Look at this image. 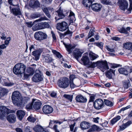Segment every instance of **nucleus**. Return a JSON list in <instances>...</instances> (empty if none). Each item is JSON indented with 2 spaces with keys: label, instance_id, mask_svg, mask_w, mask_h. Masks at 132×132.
I'll return each mask as SVG.
<instances>
[{
  "label": "nucleus",
  "instance_id": "nucleus-44",
  "mask_svg": "<svg viewBox=\"0 0 132 132\" xmlns=\"http://www.w3.org/2000/svg\"><path fill=\"white\" fill-rule=\"evenodd\" d=\"M40 14L39 13H34L31 15V17L32 19L37 18L40 17Z\"/></svg>",
  "mask_w": 132,
  "mask_h": 132
},
{
  "label": "nucleus",
  "instance_id": "nucleus-38",
  "mask_svg": "<svg viewBox=\"0 0 132 132\" xmlns=\"http://www.w3.org/2000/svg\"><path fill=\"white\" fill-rule=\"evenodd\" d=\"M130 81L129 80H125L123 81V85L124 88L127 89L128 88Z\"/></svg>",
  "mask_w": 132,
  "mask_h": 132
},
{
  "label": "nucleus",
  "instance_id": "nucleus-11",
  "mask_svg": "<svg viewBox=\"0 0 132 132\" xmlns=\"http://www.w3.org/2000/svg\"><path fill=\"white\" fill-rule=\"evenodd\" d=\"M57 28L61 31H63L68 28V24L65 21L58 23L57 24Z\"/></svg>",
  "mask_w": 132,
  "mask_h": 132
},
{
  "label": "nucleus",
  "instance_id": "nucleus-30",
  "mask_svg": "<svg viewBox=\"0 0 132 132\" xmlns=\"http://www.w3.org/2000/svg\"><path fill=\"white\" fill-rule=\"evenodd\" d=\"M101 130L99 127L96 125H94L91 126V128L88 131V132H91L95 131H99Z\"/></svg>",
  "mask_w": 132,
  "mask_h": 132
},
{
  "label": "nucleus",
  "instance_id": "nucleus-61",
  "mask_svg": "<svg viewBox=\"0 0 132 132\" xmlns=\"http://www.w3.org/2000/svg\"><path fill=\"white\" fill-rule=\"evenodd\" d=\"M94 96H92L90 97L89 102H93L94 100Z\"/></svg>",
  "mask_w": 132,
  "mask_h": 132
},
{
  "label": "nucleus",
  "instance_id": "nucleus-47",
  "mask_svg": "<svg viewBox=\"0 0 132 132\" xmlns=\"http://www.w3.org/2000/svg\"><path fill=\"white\" fill-rule=\"evenodd\" d=\"M95 44L97 46L99 47L101 49H102L103 47V43L102 42L95 43Z\"/></svg>",
  "mask_w": 132,
  "mask_h": 132
},
{
  "label": "nucleus",
  "instance_id": "nucleus-4",
  "mask_svg": "<svg viewBox=\"0 0 132 132\" xmlns=\"http://www.w3.org/2000/svg\"><path fill=\"white\" fill-rule=\"evenodd\" d=\"M36 73L32 78V81L35 82H38L43 81L44 76L41 72L39 70L37 71Z\"/></svg>",
  "mask_w": 132,
  "mask_h": 132
},
{
  "label": "nucleus",
  "instance_id": "nucleus-50",
  "mask_svg": "<svg viewBox=\"0 0 132 132\" xmlns=\"http://www.w3.org/2000/svg\"><path fill=\"white\" fill-rule=\"evenodd\" d=\"M93 31H93V29H92V30H91L90 31L88 35V38H90L91 37H92L94 35V33L93 32Z\"/></svg>",
  "mask_w": 132,
  "mask_h": 132
},
{
  "label": "nucleus",
  "instance_id": "nucleus-6",
  "mask_svg": "<svg viewBox=\"0 0 132 132\" xmlns=\"http://www.w3.org/2000/svg\"><path fill=\"white\" fill-rule=\"evenodd\" d=\"M49 27V24L47 22H41L36 24L33 26L32 28L33 31H36L42 29L48 28Z\"/></svg>",
  "mask_w": 132,
  "mask_h": 132
},
{
  "label": "nucleus",
  "instance_id": "nucleus-56",
  "mask_svg": "<svg viewBox=\"0 0 132 132\" xmlns=\"http://www.w3.org/2000/svg\"><path fill=\"white\" fill-rule=\"evenodd\" d=\"M32 22H28L26 23V24H27V26L29 28H31L32 27L33 25V24L32 23Z\"/></svg>",
  "mask_w": 132,
  "mask_h": 132
},
{
  "label": "nucleus",
  "instance_id": "nucleus-55",
  "mask_svg": "<svg viewBox=\"0 0 132 132\" xmlns=\"http://www.w3.org/2000/svg\"><path fill=\"white\" fill-rule=\"evenodd\" d=\"M31 76L29 74H27L26 73H24V75L23 77V79H28L29 76Z\"/></svg>",
  "mask_w": 132,
  "mask_h": 132
},
{
  "label": "nucleus",
  "instance_id": "nucleus-26",
  "mask_svg": "<svg viewBox=\"0 0 132 132\" xmlns=\"http://www.w3.org/2000/svg\"><path fill=\"white\" fill-rule=\"evenodd\" d=\"M7 119L11 123H14L16 121V117L13 114H11L7 117Z\"/></svg>",
  "mask_w": 132,
  "mask_h": 132
},
{
  "label": "nucleus",
  "instance_id": "nucleus-48",
  "mask_svg": "<svg viewBox=\"0 0 132 132\" xmlns=\"http://www.w3.org/2000/svg\"><path fill=\"white\" fill-rule=\"evenodd\" d=\"M27 120L30 122H34L36 120L35 118L31 116H29L27 118Z\"/></svg>",
  "mask_w": 132,
  "mask_h": 132
},
{
  "label": "nucleus",
  "instance_id": "nucleus-9",
  "mask_svg": "<svg viewBox=\"0 0 132 132\" xmlns=\"http://www.w3.org/2000/svg\"><path fill=\"white\" fill-rule=\"evenodd\" d=\"M56 12L58 14L57 16L55 17V19L56 20H57L60 19H62L64 18L65 16H67L69 12H66L65 11H63L61 9L60 7L59 10H57Z\"/></svg>",
  "mask_w": 132,
  "mask_h": 132
},
{
  "label": "nucleus",
  "instance_id": "nucleus-33",
  "mask_svg": "<svg viewBox=\"0 0 132 132\" xmlns=\"http://www.w3.org/2000/svg\"><path fill=\"white\" fill-rule=\"evenodd\" d=\"M118 71L120 74H122L125 75H128V72L127 69L124 68H121L118 69Z\"/></svg>",
  "mask_w": 132,
  "mask_h": 132
},
{
  "label": "nucleus",
  "instance_id": "nucleus-20",
  "mask_svg": "<svg viewBox=\"0 0 132 132\" xmlns=\"http://www.w3.org/2000/svg\"><path fill=\"white\" fill-rule=\"evenodd\" d=\"M35 100L33 99L32 100V102L33 103V108L36 110H38L40 109L41 106L42 105V103L39 101H36L34 102Z\"/></svg>",
  "mask_w": 132,
  "mask_h": 132
},
{
  "label": "nucleus",
  "instance_id": "nucleus-31",
  "mask_svg": "<svg viewBox=\"0 0 132 132\" xmlns=\"http://www.w3.org/2000/svg\"><path fill=\"white\" fill-rule=\"evenodd\" d=\"M72 32L69 31L68 29L67 31L63 34L61 33L60 34V36L61 38H63L66 36H68V37H71L72 36Z\"/></svg>",
  "mask_w": 132,
  "mask_h": 132
},
{
  "label": "nucleus",
  "instance_id": "nucleus-39",
  "mask_svg": "<svg viewBox=\"0 0 132 132\" xmlns=\"http://www.w3.org/2000/svg\"><path fill=\"white\" fill-rule=\"evenodd\" d=\"M101 2L102 3L106 5H111L112 4L110 1L109 0H102Z\"/></svg>",
  "mask_w": 132,
  "mask_h": 132
},
{
  "label": "nucleus",
  "instance_id": "nucleus-24",
  "mask_svg": "<svg viewBox=\"0 0 132 132\" xmlns=\"http://www.w3.org/2000/svg\"><path fill=\"white\" fill-rule=\"evenodd\" d=\"M18 119L20 120H21L25 114V112L21 110H18L16 112Z\"/></svg>",
  "mask_w": 132,
  "mask_h": 132
},
{
  "label": "nucleus",
  "instance_id": "nucleus-37",
  "mask_svg": "<svg viewBox=\"0 0 132 132\" xmlns=\"http://www.w3.org/2000/svg\"><path fill=\"white\" fill-rule=\"evenodd\" d=\"M63 97L66 99L68 100L70 102H71L73 98V95L64 94L63 95Z\"/></svg>",
  "mask_w": 132,
  "mask_h": 132
},
{
  "label": "nucleus",
  "instance_id": "nucleus-19",
  "mask_svg": "<svg viewBox=\"0 0 132 132\" xmlns=\"http://www.w3.org/2000/svg\"><path fill=\"white\" fill-rule=\"evenodd\" d=\"M42 57L43 60L46 63H50L52 61V58L49 54L43 55Z\"/></svg>",
  "mask_w": 132,
  "mask_h": 132
},
{
  "label": "nucleus",
  "instance_id": "nucleus-60",
  "mask_svg": "<svg viewBox=\"0 0 132 132\" xmlns=\"http://www.w3.org/2000/svg\"><path fill=\"white\" fill-rule=\"evenodd\" d=\"M50 95L52 97H55L56 96V93L55 92H53L51 93Z\"/></svg>",
  "mask_w": 132,
  "mask_h": 132
},
{
  "label": "nucleus",
  "instance_id": "nucleus-64",
  "mask_svg": "<svg viewBox=\"0 0 132 132\" xmlns=\"http://www.w3.org/2000/svg\"><path fill=\"white\" fill-rule=\"evenodd\" d=\"M15 130L17 132H23L22 130L19 128H16Z\"/></svg>",
  "mask_w": 132,
  "mask_h": 132
},
{
  "label": "nucleus",
  "instance_id": "nucleus-62",
  "mask_svg": "<svg viewBox=\"0 0 132 132\" xmlns=\"http://www.w3.org/2000/svg\"><path fill=\"white\" fill-rule=\"evenodd\" d=\"M30 131H31L30 130V127L29 126L27 127L25 129V132H29Z\"/></svg>",
  "mask_w": 132,
  "mask_h": 132
},
{
  "label": "nucleus",
  "instance_id": "nucleus-14",
  "mask_svg": "<svg viewBox=\"0 0 132 132\" xmlns=\"http://www.w3.org/2000/svg\"><path fill=\"white\" fill-rule=\"evenodd\" d=\"M42 51L43 50L41 49L33 51L32 55L34 56L33 57V59L36 61L39 60L40 54Z\"/></svg>",
  "mask_w": 132,
  "mask_h": 132
},
{
  "label": "nucleus",
  "instance_id": "nucleus-10",
  "mask_svg": "<svg viewBox=\"0 0 132 132\" xmlns=\"http://www.w3.org/2000/svg\"><path fill=\"white\" fill-rule=\"evenodd\" d=\"M98 67L103 72H104L105 70L109 69L107 62L105 61H98Z\"/></svg>",
  "mask_w": 132,
  "mask_h": 132
},
{
  "label": "nucleus",
  "instance_id": "nucleus-42",
  "mask_svg": "<svg viewBox=\"0 0 132 132\" xmlns=\"http://www.w3.org/2000/svg\"><path fill=\"white\" fill-rule=\"evenodd\" d=\"M98 61H97L96 62H93L91 64H90L89 63L88 65L89 66V68H94L96 67V66L98 67Z\"/></svg>",
  "mask_w": 132,
  "mask_h": 132
},
{
  "label": "nucleus",
  "instance_id": "nucleus-29",
  "mask_svg": "<svg viewBox=\"0 0 132 132\" xmlns=\"http://www.w3.org/2000/svg\"><path fill=\"white\" fill-rule=\"evenodd\" d=\"M130 29L131 28L130 27H128L126 29L124 27H122L119 30V32L121 33L127 34H129L128 31L130 32Z\"/></svg>",
  "mask_w": 132,
  "mask_h": 132
},
{
  "label": "nucleus",
  "instance_id": "nucleus-16",
  "mask_svg": "<svg viewBox=\"0 0 132 132\" xmlns=\"http://www.w3.org/2000/svg\"><path fill=\"white\" fill-rule=\"evenodd\" d=\"M42 111L45 114H50L53 112V109L50 105H45L43 107Z\"/></svg>",
  "mask_w": 132,
  "mask_h": 132
},
{
  "label": "nucleus",
  "instance_id": "nucleus-5",
  "mask_svg": "<svg viewBox=\"0 0 132 132\" xmlns=\"http://www.w3.org/2000/svg\"><path fill=\"white\" fill-rule=\"evenodd\" d=\"M13 111L7 109L4 106H0V118L6 117L8 114L12 113Z\"/></svg>",
  "mask_w": 132,
  "mask_h": 132
},
{
  "label": "nucleus",
  "instance_id": "nucleus-32",
  "mask_svg": "<svg viewBox=\"0 0 132 132\" xmlns=\"http://www.w3.org/2000/svg\"><path fill=\"white\" fill-rule=\"evenodd\" d=\"M9 90L4 88H2L0 90V94L1 98L7 94L9 92Z\"/></svg>",
  "mask_w": 132,
  "mask_h": 132
},
{
  "label": "nucleus",
  "instance_id": "nucleus-13",
  "mask_svg": "<svg viewBox=\"0 0 132 132\" xmlns=\"http://www.w3.org/2000/svg\"><path fill=\"white\" fill-rule=\"evenodd\" d=\"M10 8L11 12L15 16L22 15L21 12L19 7L18 6L16 7H14L11 9V7L10 6Z\"/></svg>",
  "mask_w": 132,
  "mask_h": 132
},
{
  "label": "nucleus",
  "instance_id": "nucleus-41",
  "mask_svg": "<svg viewBox=\"0 0 132 132\" xmlns=\"http://www.w3.org/2000/svg\"><path fill=\"white\" fill-rule=\"evenodd\" d=\"M89 57L90 60L93 61L98 57V56L97 54H90L89 55Z\"/></svg>",
  "mask_w": 132,
  "mask_h": 132
},
{
  "label": "nucleus",
  "instance_id": "nucleus-53",
  "mask_svg": "<svg viewBox=\"0 0 132 132\" xmlns=\"http://www.w3.org/2000/svg\"><path fill=\"white\" fill-rule=\"evenodd\" d=\"M106 49L108 51L112 52H115V51L113 48H110L107 46H106Z\"/></svg>",
  "mask_w": 132,
  "mask_h": 132
},
{
  "label": "nucleus",
  "instance_id": "nucleus-45",
  "mask_svg": "<svg viewBox=\"0 0 132 132\" xmlns=\"http://www.w3.org/2000/svg\"><path fill=\"white\" fill-rule=\"evenodd\" d=\"M33 106V103L32 102L31 103H29L27 104L26 106V108L27 110H30L32 109Z\"/></svg>",
  "mask_w": 132,
  "mask_h": 132
},
{
  "label": "nucleus",
  "instance_id": "nucleus-49",
  "mask_svg": "<svg viewBox=\"0 0 132 132\" xmlns=\"http://www.w3.org/2000/svg\"><path fill=\"white\" fill-rule=\"evenodd\" d=\"M14 84L11 82H4V85L7 86H9L13 85Z\"/></svg>",
  "mask_w": 132,
  "mask_h": 132
},
{
  "label": "nucleus",
  "instance_id": "nucleus-40",
  "mask_svg": "<svg viewBox=\"0 0 132 132\" xmlns=\"http://www.w3.org/2000/svg\"><path fill=\"white\" fill-rule=\"evenodd\" d=\"M104 102L105 104L108 106H112L113 105V103L111 101L107 100H104Z\"/></svg>",
  "mask_w": 132,
  "mask_h": 132
},
{
  "label": "nucleus",
  "instance_id": "nucleus-43",
  "mask_svg": "<svg viewBox=\"0 0 132 132\" xmlns=\"http://www.w3.org/2000/svg\"><path fill=\"white\" fill-rule=\"evenodd\" d=\"M65 47L67 48V50L69 52V54H70L71 52L72 51L71 50L72 48V47L71 45H67Z\"/></svg>",
  "mask_w": 132,
  "mask_h": 132
},
{
  "label": "nucleus",
  "instance_id": "nucleus-22",
  "mask_svg": "<svg viewBox=\"0 0 132 132\" xmlns=\"http://www.w3.org/2000/svg\"><path fill=\"white\" fill-rule=\"evenodd\" d=\"M80 126L82 130L87 129L90 127V124L88 122L84 121L80 123Z\"/></svg>",
  "mask_w": 132,
  "mask_h": 132
},
{
  "label": "nucleus",
  "instance_id": "nucleus-51",
  "mask_svg": "<svg viewBox=\"0 0 132 132\" xmlns=\"http://www.w3.org/2000/svg\"><path fill=\"white\" fill-rule=\"evenodd\" d=\"M56 121H54V120H51L50 121V122H49V127L51 128H52V127L53 124L56 123Z\"/></svg>",
  "mask_w": 132,
  "mask_h": 132
},
{
  "label": "nucleus",
  "instance_id": "nucleus-2",
  "mask_svg": "<svg viewBox=\"0 0 132 132\" xmlns=\"http://www.w3.org/2000/svg\"><path fill=\"white\" fill-rule=\"evenodd\" d=\"M26 66L23 64L21 63L16 64L13 69V72L15 75L21 74L24 72Z\"/></svg>",
  "mask_w": 132,
  "mask_h": 132
},
{
  "label": "nucleus",
  "instance_id": "nucleus-28",
  "mask_svg": "<svg viewBox=\"0 0 132 132\" xmlns=\"http://www.w3.org/2000/svg\"><path fill=\"white\" fill-rule=\"evenodd\" d=\"M33 129L35 132H43L44 131L43 128L39 125L35 126L33 128Z\"/></svg>",
  "mask_w": 132,
  "mask_h": 132
},
{
  "label": "nucleus",
  "instance_id": "nucleus-35",
  "mask_svg": "<svg viewBox=\"0 0 132 132\" xmlns=\"http://www.w3.org/2000/svg\"><path fill=\"white\" fill-rule=\"evenodd\" d=\"M131 43H126L123 44V47L125 49H127L129 50H131V47L132 45Z\"/></svg>",
  "mask_w": 132,
  "mask_h": 132
},
{
  "label": "nucleus",
  "instance_id": "nucleus-58",
  "mask_svg": "<svg viewBox=\"0 0 132 132\" xmlns=\"http://www.w3.org/2000/svg\"><path fill=\"white\" fill-rule=\"evenodd\" d=\"M51 34L52 35V36L53 40H56V37L54 32L52 31H51Z\"/></svg>",
  "mask_w": 132,
  "mask_h": 132
},
{
  "label": "nucleus",
  "instance_id": "nucleus-18",
  "mask_svg": "<svg viewBox=\"0 0 132 132\" xmlns=\"http://www.w3.org/2000/svg\"><path fill=\"white\" fill-rule=\"evenodd\" d=\"M91 7L92 9L94 11L99 12L101 10L102 6L100 4L96 3L92 4Z\"/></svg>",
  "mask_w": 132,
  "mask_h": 132
},
{
  "label": "nucleus",
  "instance_id": "nucleus-25",
  "mask_svg": "<svg viewBox=\"0 0 132 132\" xmlns=\"http://www.w3.org/2000/svg\"><path fill=\"white\" fill-rule=\"evenodd\" d=\"M81 61L83 63L84 65H88L90 63V60L88 57L86 55L83 56L81 59Z\"/></svg>",
  "mask_w": 132,
  "mask_h": 132
},
{
  "label": "nucleus",
  "instance_id": "nucleus-54",
  "mask_svg": "<svg viewBox=\"0 0 132 132\" xmlns=\"http://www.w3.org/2000/svg\"><path fill=\"white\" fill-rule=\"evenodd\" d=\"M130 2L129 8L127 10L130 12L132 10V0H129Z\"/></svg>",
  "mask_w": 132,
  "mask_h": 132
},
{
  "label": "nucleus",
  "instance_id": "nucleus-1",
  "mask_svg": "<svg viewBox=\"0 0 132 132\" xmlns=\"http://www.w3.org/2000/svg\"><path fill=\"white\" fill-rule=\"evenodd\" d=\"M11 98L12 102L15 105L19 107L21 106L22 104V97L18 91L14 92L12 94Z\"/></svg>",
  "mask_w": 132,
  "mask_h": 132
},
{
  "label": "nucleus",
  "instance_id": "nucleus-46",
  "mask_svg": "<svg viewBox=\"0 0 132 132\" xmlns=\"http://www.w3.org/2000/svg\"><path fill=\"white\" fill-rule=\"evenodd\" d=\"M47 17L46 16L44 17H42L41 18L38 20H35L34 22V23H35L36 22H38V21H42V20H47Z\"/></svg>",
  "mask_w": 132,
  "mask_h": 132
},
{
  "label": "nucleus",
  "instance_id": "nucleus-17",
  "mask_svg": "<svg viewBox=\"0 0 132 132\" xmlns=\"http://www.w3.org/2000/svg\"><path fill=\"white\" fill-rule=\"evenodd\" d=\"M29 5L32 8L35 9L39 7L40 4L37 1L31 0L29 2Z\"/></svg>",
  "mask_w": 132,
  "mask_h": 132
},
{
  "label": "nucleus",
  "instance_id": "nucleus-27",
  "mask_svg": "<svg viewBox=\"0 0 132 132\" xmlns=\"http://www.w3.org/2000/svg\"><path fill=\"white\" fill-rule=\"evenodd\" d=\"M92 0H82V3L84 6L87 8H89L92 5Z\"/></svg>",
  "mask_w": 132,
  "mask_h": 132
},
{
  "label": "nucleus",
  "instance_id": "nucleus-63",
  "mask_svg": "<svg viewBox=\"0 0 132 132\" xmlns=\"http://www.w3.org/2000/svg\"><path fill=\"white\" fill-rule=\"evenodd\" d=\"M131 123V121H129L127 122H126V123H124V124L127 127V126H129Z\"/></svg>",
  "mask_w": 132,
  "mask_h": 132
},
{
  "label": "nucleus",
  "instance_id": "nucleus-59",
  "mask_svg": "<svg viewBox=\"0 0 132 132\" xmlns=\"http://www.w3.org/2000/svg\"><path fill=\"white\" fill-rule=\"evenodd\" d=\"M42 9L43 11L45 13L49 12L48 9L46 7H42Z\"/></svg>",
  "mask_w": 132,
  "mask_h": 132
},
{
  "label": "nucleus",
  "instance_id": "nucleus-21",
  "mask_svg": "<svg viewBox=\"0 0 132 132\" xmlns=\"http://www.w3.org/2000/svg\"><path fill=\"white\" fill-rule=\"evenodd\" d=\"M115 70L110 69L109 70L107 71L105 73L107 77L109 79H111L112 77L115 75Z\"/></svg>",
  "mask_w": 132,
  "mask_h": 132
},
{
  "label": "nucleus",
  "instance_id": "nucleus-3",
  "mask_svg": "<svg viewBox=\"0 0 132 132\" xmlns=\"http://www.w3.org/2000/svg\"><path fill=\"white\" fill-rule=\"evenodd\" d=\"M69 83L70 81L69 79L65 77L60 78L57 82L58 86L64 89L68 87Z\"/></svg>",
  "mask_w": 132,
  "mask_h": 132
},
{
  "label": "nucleus",
  "instance_id": "nucleus-36",
  "mask_svg": "<svg viewBox=\"0 0 132 132\" xmlns=\"http://www.w3.org/2000/svg\"><path fill=\"white\" fill-rule=\"evenodd\" d=\"M27 72L31 76H32L34 73V70L33 68L29 67L27 69Z\"/></svg>",
  "mask_w": 132,
  "mask_h": 132
},
{
  "label": "nucleus",
  "instance_id": "nucleus-7",
  "mask_svg": "<svg viewBox=\"0 0 132 132\" xmlns=\"http://www.w3.org/2000/svg\"><path fill=\"white\" fill-rule=\"evenodd\" d=\"M94 108L97 110L102 109L104 106V104L103 100L98 98L93 103Z\"/></svg>",
  "mask_w": 132,
  "mask_h": 132
},
{
  "label": "nucleus",
  "instance_id": "nucleus-15",
  "mask_svg": "<svg viewBox=\"0 0 132 132\" xmlns=\"http://www.w3.org/2000/svg\"><path fill=\"white\" fill-rule=\"evenodd\" d=\"M83 53V52L80 49H76L73 51V55L77 60L78 61L79 58L81 57Z\"/></svg>",
  "mask_w": 132,
  "mask_h": 132
},
{
  "label": "nucleus",
  "instance_id": "nucleus-23",
  "mask_svg": "<svg viewBox=\"0 0 132 132\" xmlns=\"http://www.w3.org/2000/svg\"><path fill=\"white\" fill-rule=\"evenodd\" d=\"M76 100L77 101L82 103H85L87 101V99L86 98L80 95H78L76 96Z\"/></svg>",
  "mask_w": 132,
  "mask_h": 132
},
{
  "label": "nucleus",
  "instance_id": "nucleus-52",
  "mask_svg": "<svg viewBox=\"0 0 132 132\" xmlns=\"http://www.w3.org/2000/svg\"><path fill=\"white\" fill-rule=\"evenodd\" d=\"M70 86L71 88H73L77 86L76 85L74 84L73 83V81L70 80Z\"/></svg>",
  "mask_w": 132,
  "mask_h": 132
},
{
  "label": "nucleus",
  "instance_id": "nucleus-8",
  "mask_svg": "<svg viewBox=\"0 0 132 132\" xmlns=\"http://www.w3.org/2000/svg\"><path fill=\"white\" fill-rule=\"evenodd\" d=\"M34 37L35 39L40 41L46 39L47 35L45 33L39 31L36 32L35 33Z\"/></svg>",
  "mask_w": 132,
  "mask_h": 132
},
{
  "label": "nucleus",
  "instance_id": "nucleus-34",
  "mask_svg": "<svg viewBox=\"0 0 132 132\" xmlns=\"http://www.w3.org/2000/svg\"><path fill=\"white\" fill-rule=\"evenodd\" d=\"M121 119V117L119 116H117L116 117L113 118L111 120V124L113 125L116 122L118 121Z\"/></svg>",
  "mask_w": 132,
  "mask_h": 132
},
{
  "label": "nucleus",
  "instance_id": "nucleus-12",
  "mask_svg": "<svg viewBox=\"0 0 132 132\" xmlns=\"http://www.w3.org/2000/svg\"><path fill=\"white\" fill-rule=\"evenodd\" d=\"M117 3L121 10L124 11L127 9L128 3L126 0H118Z\"/></svg>",
  "mask_w": 132,
  "mask_h": 132
},
{
  "label": "nucleus",
  "instance_id": "nucleus-57",
  "mask_svg": "<svg viewBox=\"0 0 132 132\" xmlns=\"http://www.w3.org/2000/svg\"><path fill=\"white\" fill-rule=\"evenodd\" d=\"M75 123L74 122L73 124L71 125L70 126V129L71 131H73V128L75 126Z\"/></svg>",
  "mask_w": 132,
  "mask_h": 132
}]
</instances>
